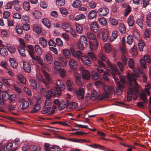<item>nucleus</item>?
<instances>
[{
    "instance_id": "c85d7f7f",
    "label": "nucleus",
    "mask_w": 151,
    "mask_h": 151,
    "mask_svg": "<svg viewBox=\"0 0 151 151\" xmlns=\"http://www.w3.org/2000/svg\"><path fill=\"white\" fill-rule=\"evenodd\" d=\"M75 26L76 32L78 33H81L83 32V28L81 25L78 23H76Z\"/></svg>"
},
{
    "instance_id": "5fc2aeb1",
    "label": "nucleus",
    "mask_w": 151,
    "mask_h": 151,
    "mask_svg": "<svg viewBox=\"0 0 151 151\" xmlns=\"http://www.w3.org/2000/svg\"><path fill=\"white\" fill-rule=\"evenodd\" d=\"M42 22L45 26L48 28L50 27V24L48 19L46 18L43 19L42 20Z\"/></svg>"
},
{
    "instance_id": "473e14b6",
    "label": "nucleus",
    "mask_w": 151,
    "mask_h": 151,
    "mask_svg": "<svg viewBox=\"0 0 151 151\" xmlns=\"http://www.w3.org/2000/svg\"><path fill=\"white\" fill-rule=\"evenodd\" d=\"M127 23L130 27H132L134 23V20L133 17L130 16L127 19Z\"/></svg>"
},
{
    "instance_id": "f8f14e48",
    "label": "nucleus",
    "mask_w": 151,
    "mask_h": 151,
    "mask_svg": "<svg viewBox=\"0 0 151 151\" xmlns=\"http://www.w3.org/2000/svg\"><path fill=\"white\" fill-rule=\"evenodd\" d=\"M82 78L84 79L89 80L90 78V74L87 70H83L82 71Z\"/></svg>"
},
{
    "instance_id": "774afa93",
    "label": "nucleus",
    "mask_w": 151,
    "mask_h": 151,
    "mask_svg": "<svg viewBox=\"0 0 151 151\" xmlns=\"http://www.w3.org/2000/svg\"><path fill=\"white\" fill-rule=\"evenodd\" d=\"M7 48L8 51L11 53H14L15 52V47L13 46H8Z\"/></svg>"
},
{
    "instance_id": "2eb2a0df",
    "label": "nucleus",
    "mask_w": 151,
    "mask_h": 151,
    "mask_svg": "<svg viewBox=\"0 0 151 151\" xmlns=\"http://www.w3.org/2000/svg\"><path fill=\"white\" fill-rule=\"evenodd\" d=\"M72 55L78 60H81L83 56L82 52L79 50L77 51L76 52H72Z\"/></svg>"
},
{
    "instance_id": "3c124183",
    "label": "nucleus",
    "mask_w": 151,
    "mask_h": 151,
    "mask_svg": "<svg viewBox=\"0 0 151 151\" xmlns=\"http://www.w3.org/2000/svg\"><path fill=\"white\" fill-rule=\"evenodd\" d=\"M128 66L131 69H133L134 66V63L133 59L130 58L128 61Z\"/></svg>"
},
{
    "instance_id": "c03bdc74",
    "label": "nucleus",
    "mask_w": 151,
    "mask_h": 151,
    "mask_svg": "<svg viewBox=\"0 0 151 151\" xmlns=\"http://www.w3.org/2000/svg\"><path fill=\"white\" fill-rule=\"evenodd\" d=\"M105 51L107 52H109L111 50V45L110 44H106L104 47Z\"/></svg>"
},
{
    "instance_id": "58836bf2",
    "label": "nucleus",
    "mask_w": 151,
    "mask_h": 151,
    "mask_svg": "<svg viewBox=\"0 0 151 151\" xmlns=\"http://www.w3.org/2000/svg\"><path fill=\"white\" fill-rule=\"evenodd\" d=\"M82 5L81 1L79 0H76L74 1L72 4L73 7L77 8L81 6Z\"/></svg>"
},
{
    "instance_id": "79ce46f5",
    "label": "nucleus",
    "mask_w": 151,
    "mask_h": 151,
    "mask_svg": "<svg viewBox=\"0 0 151 151\" xmlns=\"http://www.w3.org/2000/svg\"><path fill=\"white\" fill-rule=\"evenodd\" d=\"M92 78L94 80H96L99 78V76L97 73L94 70L91 71Z\"/></svg>"
},
{
    "instance_id": "bb28decb",
    "label": "nucleus",
    "mask_w": 151,
    "mask_h": 151,
    "mask_svg": "<svg viewBox=\"0 0 151 151\" xmlns=\"http://www.w3.org/2000/svg\"><path fill=\"white\" fill-rule=\"evenodd\" d=\"M97 12L95 10H91L90 11L88 14L89 19H91L95 18L96 16Z\"/></svg>"
},
{
    "instance_id": "052dcab7",
    "label": "nucleus",
    "mask_w": 151,
    "mask_h": 151,
    "mask_svg": "<svg viewBox=\"0 0 151 151\" xmlns=\"http://www.w3.org/2000/svg\"><path fill=\"white\" fill-rule=\"evenodd\" d=\"M23 8L26 11H28L30 9L29 3L28 2H26L24 3L23 4Z\"/></svg>"
},
{
    "instance_id": "72a5a7b5",
    "label": "nucleus",
    "mask_w": 151,
    "mask_h": 151,
    "mask_svg": "<svg viewBox=\"0 0 151 151\" xmlns=\"http://www.w3.org/2000/svg\"><path fill=\"white\" fill-rule=\"evenodd\" d=\"M86 35L88 38L90 40H95L96 39V36L94 34L91 32H88L86 34Z\"/></svg>"
},
{
    "instance_id": "49530a36",
    "label": "nucleus",
    "mask_w": 151,
    "mask_h": 151,
    "mask_svg": "<svg viewBox=\"0 0 151 151\" xmlns=\"http://www.w3.org/2000/svg\"><path fill=\"white\" fill-rule=\"evenodd\" d=\"M33 31L38 34H40L41 32V28L35 25L33 27Z\"/></svg>"
},
{
    "instance_id": "5701e85b",
    "label": "nucleus",
    "mask_w": 151,
    "mask_h": 151,
    "mask_svg": "<svg viewBox=\"0 0 151 151\" xmlns=\"http://www.w3.org/2000/svg\"><path fill=\"white\" fill-rule=\"evenodd\" d=\"M66 84L69 91H72L74 87V84L72 81L69 79L67 81Z\"/></svg>"
},
{
    "instance_id": "de8ad7c7",
    "label": "nucleus",
    "mask_w": 151,
    "mask_h": 151,
    "mask_svg": "<svg viewBox=\"0 0 151 151\" xmlns=\"http://www.w3.org/2000/svg\"><path fill=\"white\" fill-rule=\"evenodd\" d=\"M85 18V16L83 14H78L75 18V20L78 21L80 20L84 19Z\"/></svg>"
},
{
    "instance_id": "aec40b11",
    "label": "nucleus",
    "mask_w": 151,
    "mask_h": 151,
    "mask_svg": "<svg viewBox=\"0 0 151 151\" xmlns=\"http://www.w3.org/2000/svg\"><path fill=\"white\" fill-rule=\"evenodd\" d=\"M68 101H66V102L64 101H61L58 106V109L60 110H61L63 109L65 107H66L67 108L68 104Z\"/></svg>"
},
{
    "instance_id": "a878e982",
    "label": "nucleus",
    "mask_w": 151,
    "mask_h": 151,
    "mask_svg": "<svg viewBox=\"0 0 151 151\" xmlns=\"http://www.w3.org/2000/svg\"><path fill=\"white\" fill-rule=\"evenodd\" d=\"M109 37L108 32L106 29L104 30L102 34V39L103 41L106 42L107 41Z\"/></svg>"
},
{
    "instance_id": "0eeeda50",
    "label": "nucleus",
    "mask_w": 151,
    "mask_h": 151,
    "mask_svg": "<svg viewBox=\"0 0 151 151\" xmlns=\"http://www.w3.org/2000/svg\"><path fill=\"white\" fill-rule=\"evenodd\" d=\"M76 96L77 98L79 100L82 99L84 96V90L82 87L80 88L76 91Z\"/></svg>"
},
{
    "instance_id": "f03ea898",
    "label": "nucleus",
    "mask_w": 151,
    "mask_h": 151,
    "mask_svg": "<svg viewBox=\"0 0 151 151\" xmlns=\"http://www.w3.org/2000/svg\"><path fill=\"white\" fill-rule=\"evenodd\" d=\"M106 62L108 66L107 70L111 73V75L113 76L114 81L117 84L118 81H119L118 78L115 76V73L118 75H120V73L119 70L115 65L111 64L109 60H106Z\"/></svg>"
},
{
    "instance_id": "6e6552de",
    "label": "nucleus",
    "mask_w": 151,
    "mask_h": 151,
    "mask_svg": "<svg viewBox=\"0 0 151 151\" xmlns=\"http://www.w3.org/2000/svg\"><path fill=\"white\" fill-rule=\"evenodd\" d=\"M144 60L141 59L140 61L141 64V66L144 68H146V62L150 63L151 60L150 57L149 55H146L144 56Z\"/></svg>"
},
{
    "instance_id": "0e129e2a",
    "label": "nucleus",
    "mask_w": 151,
    "mask_h": 151,
    "mask_svg": "<svg viewBox=\"0 0 151 151\" xmlns=\"http://www.w3.org/2000/svg\"><path fill=\"white\" fill-rule=\"evenodd\" d=\"M133 41V37L131 35H128L127 37V42L129 45H131Z\"/></svg>"
},
{
    "instance_id": "f704fd0d",
    "label": "nucleus",
    "mask_w": 151,
    "mask_h": 151,
    "mask_svg": "<svg viewBox=\"0 0 151 151\" xmlns=\"http://www.w3.org/2000/svg\"><path fill=\"white\" fill-rule=\"evenodd\" d=\"M140 98L145 103L148 102V100L146 98V95L145 91H143L140 95Z\"/></svg>"
},
{
    "instance_id": "bf43d9fd",
    "label": "nucleus",
    "mask_w": 151,
    "mask_h": 151,
    "mask_svg": "<svg viewBox=\"0 0 151 151\" xmlns=\"http://www.w3.org/2000/svg\"><path fill=\"white\" fill-rule=\"evenodd\" d=\"M99 21L101 24L103 26H105L107 24L106 20L104 17L101 18L99 19Z\"/></svg>"
},
{
    "instance_id": "8fccbe9b",
    "label": "nucleus",
    "mask_w": 151,
    "mask_h": 151,
    "mask_svg": "<svg viewBox=\"0 0 151 151\" xmlns=\"http://www.w3.org/2000/svg\"><path fill=\"white\" fill-rule=\"evenodd\" d=\"M54 67L55 69L58 70H59L61 68V65L60 63L58 61H55L54 63Z\"/></svg>"
},
{
    "instance_id": "39448f33",
    "label": "nucleus",
    "mask_w": 151,
    "mask_h": 151,
    "mask_svg": "<svg viewBox=\"0 0 151 151\" xmlns=\"http://www.w3.org/2000/svg\"><path fill=\"white\" fill-rule=\"evenodd\" d=\"M56 87L54 89L57 91V93L59 95L60 94L61 91L65 88V86L62 81L60 80H58L56 83Z\"/></svg>"
},
{
    "instance_id": "20e7f679",
    "label": "nucleus",
    "mask_w": 151,
    "mask_h": 151,
    "mask_svg": "<svg viewBox=\"0 0 151 151\" xmlns=\"http://www.w3.org/2000/svg\"><path fill=\"white\" fill-rule=\"evenodd\" d=\"M88 42L85 36L82 35L80 38V42L78 43V46L81 50H83L88 45Z\"/></svg>"
},
{
    "instance_id": "4c0bfd02",
    "label": "nucleus",
    "mask_w": 151,
    "mask_h": 151,
    "mask_svg": "<svg viewBox=\"0 0 151 151\" xmlns=\"http://www.w3.org/2000/svg\"><path fill=\"white\" fill-rule=\"evenodd\" d=\"M17 78L21 83L24 84L26 83V80L22 75L21 74L18 75Z\"/></svg>"
},
{
    "instance_id": "37998d69",
    "label": "nucleus",
    "mask_w": 151,
    "mask_h": 151,
    "mask_svg": "<svg viewBox=\"0 0 151 151\" xmlns=\"http://www.w3.org/2000/svg\"><path fill=\"white\" fill-rule=\"evenodd\" d=\"M117 32L116 31H114L112 34L110 38L111 41H113L118 36Z\"/></svg>"
},
{
    "instance_id": "4468645a",
    "label": "nucleus",
    "mask_w": 151,
    "mask_h": 151,
    "mask_svg": "<svg viewBox=\"0 0 151 151\" xmlns=\"http://www.w3.org/2000/svg\"><path fill=\"white\" fill-rule=\"evenodd\" d=\"M62 27L65 30L68 32H70L72 29L71 25L65 22L63 24Z\"/></svg>"
},
{
    "instance_id": "393cba45",
    "label": "nucleus",
    "mask_w": 151,
    "mask_h": 151,
    "mask_svg": "<svg viewBox=\"0 0 151 151\" xmlns=\"http://www.w3.org/2000/svg\"><path fill=\"white\" fill-rule=\"evenodd\" d=\"M9 61L11 66L14 68H16L18 66V63L16 60L13 58H11L10 59Z\"/></svg>"
},
{
    "instance_id": "412c9836",
    "label": "nucleus",
    "mask_w": 151,
    "mask_h": 151,
    "mask_svg": "<svg viewBox=\"0 0 151 151\" xmlns=\"http://www.w3.org/2000/svg\"><path fill=\"white\" fill-rule=\"evenodd\" d=\"M89 44L90 48L92 50H96L97 49L98 44L96 40H94L93 43L89 41Z\"/></svg>"
},
{
    "instance_id": "4d7b16f0",
    "label": "nucleus",
    "mask_w": 151,
    "mask_h": 151,
    "mask_svg": "<svg viewBox=\"0 0 151 151\" xmlns=\"http://www.w3.org/2000/svg\"><path fill=\"white\" fill-rule=\"evenodd\" d=\"M0 53L3 56H6L7 55L8 52L6 48H2L0 49Z\"/></svg>"
},
{
    "instance_id": "680f3d73",
    "label": "nucleus",
    "mask_w": 151,
    "mask_h": 151,
    "mask_svg": "<svg viewBox=\"0 0 151 151\" xmlns=\"http://www.w3.org/2000/svg\"><path fill=\"white\" fill-rule=\"evenodd\" d=\"M110 76V75L109 73L107 71H105L104 73L103 76V78L106 81H107L109 80V77Z\"/></svg>"
},
{
    "instance_id": "6ab92c4d",
    "label": "nucleus",
    "mask_w": 151,
    "mask_h": 151,
    "mask_svg": "<svg viewBox=\"0 0 151 151\" xmlns=\"http://www.w3.org/2000/svg\"><path fill=\"white\" fill-rule=\"evenodd\" d=\"M90 28L92 30L96 32L99 30V27L97 23L93 22L90 24Z\"/></svg>"
},
{
    "instance_id": "6e6d98bb",
    "label": "nucleus",
    "mask_w": 151,
    "mask_h": 151,
    "mask_svg": "<svg viewBox=\"0 0 151 151\" xmlns=\"http://www.w3.org/2000/svg\"><path fill=\"white\" fill-rule=\"evenodd\" d=\"M88 56L91 59L92 61L96 60V57L95 55L92 52H89L87 53Z\"/></svg>"
},
{
    "instance_id": "f257e3e1",
    "label": "nucleus",
    "mask_w": 151,
    "mask_h": 151,
    "mask_svg": "<svg viewBox=\"0 0 151 151\" xmlns=\"http://www.w3.org/2000/svg\"><path fill=\"white\" fill-rule=\"evenodd\" d=\"M139 77L138 75L132 73L131 75L129 74L127 75V78L129 82V85L132 86V88H129L127 92V100L130 101L132 99L133 96H134V100H137L138 95V90L137 87H138L136 79Z\"/></svg>"
},
{
    "instance_id": "1a4fd4ad",
    "label": "nucleus",
    "mask_w": 151,
    "mask_h": 151,
    "mask_svg": "<svg viewBox=\"0 0 151 151\" xmlns=\"http://www.w3.org/2000/svg\"><path fill=\"white\" fill-rule=\"evenodd\" d=\"M97 12L101 16H105L108 14L109 10L107 8L102 7L98 9Z\"/></svg>"
},
{
    "instance_id": "9d476101",
    "label": "nucleus",
    "mask_w": 151,
    "mask_h": 151,
    "mask_svg": "<svg viewBox=\"0 0 151 151\" xmlns=\"http://www.w3.org/2000/svg\"><path fill=\"white\" fill-rule=\"evenodd\" d=\"M68 63L70 68L72 70L76 69L78 65L77 62L73 59H70L69 60Z\"/></svg>"
},
{
    "instance_id": "2f4dec72",
    "label": "nucleus",
    "mask_w": 151,
    "mask_h": 151,
    "mask_svg": "<svg viewBox=\"0 0 151 151\" xmlns=\"http://www.w3.org/2000/svg\"><path fill=\"white\" fill-rule=\"evenodd\" d=\"M32 14L35 18L36 19H39L41 17V13L38 11L35 10L33 11Z\"/></svg>"
},
{
    "instance_id": "e433bc0d",
    "label": "nucleus",
    "mask_w": 151,
    "mask_h": 151,
    "mask_svg": "<svg viewBox=\"0 0 151 151\" xmlns=\"http://www.w3.org/2000/svg\"><path fill=\"white\" fill-rule=\"evenodd\" d=\"M119 30L122 33H125L126 32V28L124 24L120 23L119 24Z\"/></svg>"
},
{
    "instance_id": "423d86ee",
    "label": "nucleus",
    "mask_w": 151,
    "mask_h": 151,
    "mask_svg": "<svg viewBox=\"0 0 151 151\" xmlns=\"http://www.w3.org/2000/svg\"><path fill=\"white\" fill-rule=\"evenodd\" d=\"M73 75L76 78V82L77 85L80 86H82L84 82L81 80L80 74L76 71H75L73 73Z\"/></svg>"
},
{
    "instance_id": "ddd939ff",
    "label": "nucleus",
    "mask_w": 151,
    "mask_h": 151,
    "mask_svg": "<svg viewBox=\"0 0 151 151\" xmlns=\"http://www.w3.org/2000/svg\"><path fill=\"white\" fill-rule=\"evenodd\" d=\"M81 60L82 63L85 65H89L91 63L90 59L86 55H83Z\"/></svg>"
},
{
    "instance_id": "c756f323",
    "label": "nucleus",
    "mask_w": 151,
    "mask_h": 151,
    "mask_svg": "<svg viewBox=\"0 0 151 151\" xmlns=\"http://www.w3.org/2000/svg\"><path fill=\"white\" fill-rule=\"evenodd\" d=\"M40 104H36L34 105L31 110L32 113H34L37 112L40 109Z\"/></svg>"
},
{
    "instance_id": "338daca9",
    "label": "nucleus",
    "mask_w": 151,
    "mask_h": 151,
    "mask_svg": "<svg viewBox=\"0 0 151 151\" xmlns=\"http://www.w3.org/2000/svg\"><path fill=\"white\" fill-rule=\"evenodd\" d=\"M36 77L39 80L42 81L44 84L46 83V81L43 79L42 75L40 73H37V74Z\"/></svg>"
},
{
    "instance_id": "4be33fe9",
    "label": "nucleus",
    "mask_w": 151,
    "mask_h": 151,
    "mask_svg": "<svg viewBox=\"0 0 151 151\" xmlns=\"http://www.w3.org/2000/svg\"><path fill=\"white\" fill-rule=\"evenodd\" d=\"M39 43L43 48L46 47L47 42L46 40L44 37H40L39 40Z\"/></svg>"
},
{
    "instance_id": "e2e57ef3",
    "label": "nucleus",
    "mask_w": 151,
    "mask_h": 151,
    "mask_svg": "<svg viewBox=\"0 0 151 151\" xmlns=\"http://www.w3.org/2000/svg\"><path fill=\"white\" fill-rule=\"evenodd\" d=\"M24 92L28 95L31 96L32 92L30 89L28 88L25 87L23 88Z\"/></svg>"
},
{
    "instance_id": "ea45409f",
    "label": "nucleus",
    "mask_w": 151,
    "mask_h": 151,
    "mask_svg": "<svg viewBox=\"0 0 151 151\" xmlns=\"http://www.w3.org/2000/svg\"><path fill=\"white\" fill-rule=\"evenodd\" d=\"M15 30L16 32L19 34H22L23 31L22 27L19 24L16 25L15 27Z\"/></svg>"
},
{
    "instance_id": "864d4df0",
    "label": "nucleus",
    "mask_w": 151,
    "mask_h": 151,
    "mask_svg": "<svg viewBox=\"0 0 151 151\" xmlns=\"http://www.w3.org/2000/svg\"><path fill=\"white\" fill-rule=\"evenodd\" d=\"M29 103L28 101H24L23 102L22 104V109L23 110L26 109L29 106Z\"/></svg>"
},
{
    "instance_id": "a211bd4d",
    "label": "nucleus",
    "mask_w": 151,
    "mask_h": 151,
    "mask_svg": "<svg viewBox=\"0 0 151 151\" xmlns=\"http://www.w3.org/2000/svg\"><path fill=\"white\" fill-rule=\"evenodd\" d=\"M23 68L24 70L27 73L31 72V68L29 64L27 62H24L23 63Z\"/></svg>"
},
{
    "instance_id": "7c9ffc66",
    "label": "nucleus",
    "mask_w": 151,
    "mask_h": 151,
    "mask_svg": "<svg viewBox=\"0 0 151 151\" xmlns=\"http://www.w3.org/2000/svg\"><path fill=\"white\" fill-rule=\"evenodd\" d=\"M18 50L20 55L22 56H25V50L24 47H22L20 46H18Z\"/></svg>"
},
{
    "instance_id": "a19ab883",
    "label": "nucleus",
    "mask_w": 151,
    "mask_h": 151,
    "mask_svg": "<svg viewBox=\"0 0 151 151\" xmlns=\"http://www.w3.org/2000/svg\"><path fill=\"white\" fill-rule=\"evenodd\" d=\"M145 44L142 40H140L139 41L138 46L139 49L140 51L143 50V47L145 46Z\"/></svg>"
},
{
    "instance_id": "cd10ccee",
    "label": "nucleus",
    "mask_w": 151,
    "mask_h": 151,
    "mask_svg": "<svg viewBox=\"0 0 151 151\" xmlns=\"http://www.w3.org/2000/svg\"><path fill=\"white\" fill-rule=\"evenodd\" d=\"M35 50L36 53L38 55H41L42 54V50L40 47L38 45H35Z\"/></svg>"
},
{
    "instance_id": "c9c22d12",
    "label": "nucleus",
    "mask_w": 151,
    "mask_h": 151,
    "mask_svg": "<svg viewBox=\"0 0 151 151\" xmlns=\"http://www.w3.org/2000/svg\"><path fill=\"white\" fill-rule=\"evenodd\" d=\"M30 85L32 89H36L37 88V84L36 81L34 80L31 79L29 80Z\"/></svg>"
},
{
    "instance_id": "09e8293b",
    "label": "nucleus",
    "mask_w": 151,
    "mask_h": 151,
    "mask_svg": "<svg viewBox=\"0 0 151 151\" xmlns=\"http://www.w3.org/2000/svg\"><path fill=\"white\" fill-rule=\"evenodd\" d=\"M30 151H41V148L38 147L36 146L32 145L30 146Z\"/></svg>"
},
{
    "instance_id": "7ed1b4c3",
    "label": "nucleus",
    "mask_w": 151,
    "mask_h": 151,
    "mask_svg": "<svg viewBox=\"0 0 151 151\" xmlns=\"http://www.w3.org/2000/svg\"><path fill=\"white\" fill-rule=\"evenodd\" d=\"M103 89L104 91L103 94H100L98 96L99 100H104L108 97L110 95L112 94L114 92V90L112 86L109 87L105 86Z\"/></svg>"
},
{
    "instance_id": "603ef678",
    "label": "nucleus",
    "mask_w": 151,
    "mask_h": 151,
    "mask_svg": "<svg viewBox=\"0 0 151 151\" xmlns=\"http://www.w3.org/2000/svg\"><path fill=\"white\" fill-rule=\"evenodd\" d=\"M45 58L49 63L51 64L52 62V58L51 55L49 54H47L45 55Z\"/></svg>"
},
{
    "instance_id": "a18cd8bd",
    "label": "nucleus",
    "mask_w": 151,
    "mask_h": 151,
    "mask_svg": "<svg viewBox=\"0 0 151 151\" xmlns=\"http://www.w3.org/2000/svg\"><path fill=\"white\" fill-rule=\"evenodd\" d=\"M63 54L65 58H69L70 56L69 51L67 49H65L63 50Z\"/></svg>"
},
{
    "instance_id": "13d9d810",
    "label": "nucleus",
    "mask_w": 151,
    "mask_h": 151,
    "mask_svg": "<svg viewBox=\"0 0 151 151\" xmlns=\"http://www.w3.org/2000/svg\"><path fill=\"white\" fill-rule=\"evenodd\" d=\"M89 146L91 147L101 150H103L104 148V147L103 146L96 144L90 145H89Z\"/></svg>"
},
{
    "instance_id": "b1692460",
    "label": "nucleus",
    "mask_w": 151,
    "mask_h": 151,
    "mask_svg": "<svg viewBox=\"0 0 151 151\" xmlns=\"http://www.w3.org/2000/svg\"><path fill=\"white\" fill-rule=\"evenodd\" d=\"M144 19L143 17L141 18H138L136 20V23L138 25L141 29L143 28V22Z\"/></svg>"
},
{
    "instance_id": "dca6fc26",
    "label": "nucleus",
    "mask_w": 151,
    "mask_h": 151,
    "mask_svg": "<svg viewBox=\"0 0 151 151\" xmlns=\"http://www.w3.org/2000/svg\"><path fill=\"white\" fill-rule=\"evenodd\" d=\"M78 104L75 102H72L70 104L68 103V104L67 109L69 110V111L73 110L77 108Z\"/></svg>"
},
{
    "instance_id": "69168bd1",
    "label": "nucleus",
    "mask_w": 151,
    "mask_h": 151,
    "mask_svg": "<svg viewBox=\"0 0 151 151\" xmlns=\"http://www.w3.org/2000/svg\"><path fill=\"white\" fill-rule=\"evenodd\" d=\"M9 95L8 93L5 91H3L2 94V97L4 100L7 101L8 100L9 98Z\"/></svg>"
},
{
    "instance_id": "f3484780",
    "label": "nucleus",
    "mask_w": 151,
    "mask_h": 151,
    "mask_svg": "<svg viewBox=\"0 0 151 151\" xmlns=\"http://www.w3.org/2000/svg\"><path fill=\"white\" fill-rule=\"evenodd\" d=\"M43 73L46 78V83L44 84L45 86H47L48 84L50 83L51 78L49 74L45 70L43 71Z\"/></svg>"
},
{
    "instance_id": "9b49d317",
    "label": "nucleus",
    "mask_w": 151,
    "mask_h": 151,
    "mask_svg": "<svg viewBox=\"0 0 151 151\" xmlns=\"http://www.w3.org/2000/svg\"><path fill=\"white\" fill-rule=\"evenodd\" d=\"M56 93L57 91L55 89H52L47 91L45 95V97L47 99H50L52 96H54L56 94H58Z\"/></svg>"
}]
</instances>
